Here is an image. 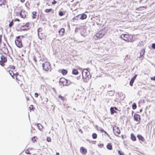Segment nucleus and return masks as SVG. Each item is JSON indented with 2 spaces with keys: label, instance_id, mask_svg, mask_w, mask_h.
I'll return each instance as SVG.
<instances>
[{
  "label": "nucleus",
  "instance_id": "obj_1",
  "mask_svg": "<svg viewBox=\"0 0 155 155\" xmlns=\"http://www.w3.org/2000/svg\"><path fill=\"white\" fill-rule=\"evenodd\" d=\"M105 33V30H101L94 36V38L95 40L100 39L102 38Z\"/></svg>",
  "mask_w": 155,
  "mask_h": 155
},
{
  "label": "nucleus",
  "instance_id": "obj_2",
  "mask_svg": "<svg viewBox=\"0 0 155 155\" xmlns=\"http://www.w3.org/2000/svg\"><path fill=\"white\" fill-rule=\"evenodd\" d=\"M88 68L87 69H84L82 71V77L83 78H87L88 79L90 78L91 76L90 75L89 72L88 71L87 69H89Z\"/></svg>",
  "mask_w": 155,
  "mask_h": 155
},
{
  "label": "nucleus",
  "instance_id": "obj_3",
  "mask_svg": "<svg viewBox=\"0 0 155 155\" xmlns=\"http://www.w3.org/2000/svg\"><path fill=\"white\" fill-rule=\"evenodd\" d=\"M130 37H130L127 34H124L121 35L120 36V38L124 41L127 42H129L132 41L133 37L131 36H130Z\"/></svg>",
  "mask_w": 155,
  "mask_h": 155
},
{
  "label": "nucleus",
  "instance_id": "obj_4",
  "mask_svg": "<svg viewBox=\"0 0 155 155\" xmlns=\"http://www.w3.org/2000/svg\"><path fill=\"white\" fill-rule=\"evenodd\" d=\"M20 36H18L16 37V39L15 40V43L17 47L21 48L22 47L21 40L20 39Z\"/></svg>",
  "mask_w": 155,
  "mask_h": 155
},
{
  "label": "nucleus",
  "instance_id": "obj_5",
  "mask_svg": "<svg viewBox=\"0 0 155 155\" xmlns=\"http://www.w3.org/2000/svg\"><path fill=\"white\" fill-rule=\"evenodd\" d=\"M42 65L43 69L45 71H48L51 68L50 64L48 62L44 63Z\"/></svg>",
  "mask_w": 155,
  "mask_h": 155
},
{
  "label": "nucleus",
  "instance_id": "obj_6",
  "mask_svg": "<svg viewBox=\"0 0 155 155\" xmlns=\"http://www.w3.org/2000/svg\"><path fill=\"white\" fill-rule=\"evenodd\" d=\"M113 130L115 135L117 136H118V135L120 134V133L119 127L117 126H115L113 128Z\"/></svg>",
  "mask_w": 155,
  "mask_h": 155
},
{
  "label": "nucleus",
  "instance_id": "obj_7",
  "mask_svg": "<svg viewBox=\"0 0 155 155\" xmlns=\"http://www.w3.org/2000/svg\"><path fill=\"white\" fill-rule=\"evenodd\" d=\"M110 114L111 115H113L114 113L117 114V111H120V110H119L117 107H110Z\"/></svg>",
  "mask_w": 155,
  "mask_h": 155
},
{
  "label": "nucleus",
  "instance_id": "obj_8",
  "mask_svg": "<svg viewBox=\"0 0 155 155\" xmlns=\"http://www.w3.org/2000/svg\"><path fill=\"white\" fill-rule=\"evenodd\" d=\"M29 23L28 22L25 25L21 26V31H25L28 30Z\"/></svg>",
  "mask_w": 155,
  "mask_h": 155
},
{
  "label": "nucleus",
  "instance_id": "obj_9",
  "mask_svg": "<svg viewBox=\"0 0 155 155\" xmlns=\"http://www.w3.org/2000/svg\"><path fill=\"white\" fill-rule=\"evenodd\" d=\"M134 120L137 122H139L140 121V117L139 114H135L134 115Z\"/></svg>",
  "mask_w": 155,
  "mask_h": 155
},
{
  "label": "nucleus",
  "instance_id": "obj_10",
  "mask_svg": "<svg viewBox=\"0 0 155 155\" xmlns=\"http://www.w3.org/2000/svg\"><path fill=\"white\" fill-rule=\"evenodd\" d=\"M137 137L138 138L139 140L142 142H144L145 140V139L144 137L140 134H138Z\"/></svg>",
  "mask_w": 155,
  "mask_h": 155
},
{
  "label": "nucleus",
  "instance_id": "obj_11",
  "mask_svg": "<svg viewBox=\"0 0 155 155\" xmlns=\"http://www.w3.org/2000/svg\"><path fill=\"white\" fill-rule=\"evenodd\" d=\"M137 76V74L135 75L134 77L131 79L130 82V85L131 86H132L133 85V84L134 82V81L136 78V77Z\"/></svg>",
  "mask_w": 155,
  "mask_h": 155
},
{
  "label": "nucleus",
  "instance_id": "obj_12",
  "mask_svg": "<svg viewBox=\"0 0 155 155\" xmlns=\"http://www.w3.org/2000/svg\"><path fill=\"white\" fill-rule=\"evenodd\" d=\"M65 29L64 28H61L58 31V33L60 35L62 36L64 34Z\"/></svg>",
  "mask_w": 155,
  "mask_h": 155
},
{
  "label": "nucleus",
  "instance_id": "obj_13",
  "mask_svg": "<svg viewBox=\"0 0 155 155\" xmlns=\"http://www.w3.org/2000/svg\"><path fill=\"white\" fill-rule=\"evenodd\" d=\"M80 150L82 153L84 154H85L87 153V150L82 147H81Z\"/></svg>",
  "mask_w": 155,
  "mask_h": 155
},
{
  "label": "nucleus",
  "instance_id": "obj_14",
  "mask_svg": "<svg viewBox=\"0 0 155 155\" xmlns=\"http://www.w3.org/2000/svg\"><path fill=\"white\" fill-rule=\"evenodd\" d=\"M80 19L81 20H84L86 19L87 17V16L86 14L84 13H83L81 14H80Z\"/></svg>",
  "mask_w": 155,
  "mask_h": 155
},
{
  "label": "nucleus",
  "instance_id": "obj_15",
  "mask_svg": "<svg viewBox=\"0 0 155 155\" xmlns=\"http://www.w3.org/2000/svg\"><path fill=\"white\" fill-rule=\"evenodd\" d=\"M145 53V48H143L141 51L140 52V58L143 57V55Z\"/></svg>",
  "mask_w": 155,
  "mask_h": 155
},
{
  "label": "nucleus",
  "instance_id": "obj_16",
  "mask_svg": "<svg viewBox=\"0 0 155 155\" xmlns=\"http://www.w3.org/2000/svg\"><path fill=\"white\" fill-rule=\"evenodd\" d=\"M130 138L133 141H135L136 140V137L133 133L131 134Z\"/></svg>",
  "mask_w": 155,
  "mask_h": 155
},
{
  "label": "nucleus",
  "instance_id": "obj_17",
  "mask_svg": "<svg viewBox=\"0 0 155 155\" xmlns=\"http://www.w3.org/2000/svg\"><path fill=\"white\" fill-rule=\"evenodd\" d=\"M1 60L4 63H6L7 61V59L6 57L3 55L1 57Z\"/></svg>",
  "mask_w": 155,
  "mask_h": 155
},
{
  "label": "nucleus",
  "instance_id": "obj_18",
  "mask_svg": "<svg viewBox=\"0 0 155 155\" xmlns=\"http://www.w3.org/2000/svg\"><path fill=\"white\" fill-rule=\"evenodd\" d=\"M107 148L109 150H111L112 149V147L111 144L109 143H108L106 146Z\"/></svg>",
  "mask_w": 155,
  "mask_h": 155
},
{
  "label": "nucleus",
  "instance_id": "obj_19",
  "mask_svg": "<svg viewBox=\"0 0 155 155\" xmlns=\"http://www.w3.org/2000/svg\"><path fill=\"white\" fill-rule=\"evenodd\" d=\"M38 38L41 40L42 38H43V33L41 32H38Z\"/></svg>",
  "mask_w": 155,
  "mask_h": 155
},
{
  "label": "nucleus",
  "instance_id": "obj_20",
  "mask_svg": "<svg viewBox=\"0 0 155 155\" xmlns=\"http://www.w3.org/2000/svg\"><path fill=\"white\" fill-rule=\"evenodd\" d=\"M61 73L63 75H65L68 73V71L66 69H63L61 71Z\"/></svg>",
  "mask_w": 155,
  "mask_h": 155
},
{
  "label": "nucleus",
  "instance_id": "obj_21",
  "mask_svg": "<svg viewBox=\"0 0 155 155\" xmlns=\"http://www.w3.org/2000/svg\"><path fill=\"white\" fill-rule=\"evenodd\" d=\"M65 81H63V82H66V84L65 85L66 86H68L70 84H71V81H70L67 80L66 79H64Z\"/></svg>",
  "mask_w": 155,
  "mask_h": 155
},
{
  "label": "nucleus",
  "instance_id": "obj_22",
  "mask_svg": "<svg viewBox=\"0 0 155 155\" xmlns=\"http://www.w3.org/2000/svg\"><path fill=\"white\" fill-rule=\"evenodd\" d=\"M25 12H23V14H22V12L21 11L19 13L20 16L21 17L23 18H24L25 17L26 15L25 13Z\"/></svg>",
  "mask_w": 155,
  "mask_h": 155
},
{
  "label": "nucleus",
  "instance_id": "obj_23",
  "mask_svg": "<svg viewBox=\"0 0 155 155\" xmlns=\"http://www.w3.org/2000/svg\"><path fill=\"white\" fill-rule=\"evenodd\" d=\"M72 73L74 75H77L78 73V71L76 69H74L72 70Z\"/></svg>",
  "mask_w": 155,
  "mask_h": 155
},
{
  "label": "nucleus",
  "instance_id": "obj_24",
  "mask_svg": "<svg viewBox=\"0 0 155 155\" xmlns=\"http://www.w3.org/2000/svg\"><path fill=\"white\" fill-rule=\"evenodd\" d=\"M6 0H0V5H4L6 2Z\"/></svg>",
  "mask_w": 155,
  "mask_h": 155
},
{
  "label": "nucleus",
  "instance_id": "obj_25",
  "mask_svg": "<svg viewBox=\"0 0 155 155\" xmlns=\"http://www.w3.org/2000/svg\"><path fill=\"white\" fill-rule=\"evenodd\" d=\"M108 94L110 96H112L114 95L115 92L114 91H108Z\"/></svg>",
  "mask_w": 155,
  "mask_h": 155
},
{
  "label": "nucleus",
  "instance_id": "obj_26",
  "mask_svg": "<svg viewBox=\"0 0 155 155\" xmlns=\"http://www.w3.org/2000/svg\"><path fill=\"white\" fill-rule=\"evenodd\" d=\"M9 74L11 75V76L13 78H14V76L15 75V73L13 72V71H9Z\"/></svg>",
  "mask_w": 155,
  "mask_h": 155
},
{
  "label": "nucleus",
  "instance_id": "obj_27",
  "mask_svg": "<svg viewBox=\"0 0 155 155\" xmlns=\"http://www.w3.org/2000/svg\"><path fill=\"white\" fill-rule=\"evenodd\" d=\"M37 12H32V15H33L32 18H35L36 17Z\"/></svg>",
  "mask_w": 155,
  "mask_h": 155
},
{
  "label": "nucleus",
  "instance_id": "obj_28",
  "mask_svg": "<svg viewBox=\"0 0 155 155\" xmlns=\"http://www.w3.org/2000/svg\"><path fill=\"white\" fill-rule=\"evenodd\" d=\"M65 14V12L62 11H60L59 12V15L60 16H62Z\"/></svg>",
  "mask_w": 155,
  "mask_h": 155
},
{
  "label": "nucleus",
  "instance_id": "obj_29",
  "mask_svg": "<svg viewBox=\"0 0 155 155\" xmlns=\"http://www.w3.org/2000/svg\"><path fill=\"white\" fill-rule=\"evenodd\" d=\"M92 137L93 139H95L97 137V135L95 133H94L92 134Z\"/></svg>",
  "mask_w": 155,
  "mask_h": 155
},
{
  "label": "nucleus",
  "instance_id": "obj_30",
  "mask_svg": "<svg viewBox=\"0 0 155 155\" xmlns=\"http://www.w3.org/2000/svg\"><path fill=\"white\" fill-rule=\"evenodd\" d=\"M132 108L133 110L137 108V105L135 103H134L132 105Z\"/></svg>",
  "mask_w": 155,
  "mask_h": 155
},
{
  "label": "nucleus",
  "instance_id": "obj_31",
  "mask_svg": "<svg viewBox=\"0 0 155 155\" xmlns=\"http://www.w3.org/2000/svg\"><path fill=\"white\" fill-rule=\"evenodd\" d=\"M37 126L38 127V129L40 130H41V129L42 128V126L40 124H37Z\"/></svg>",
  "mask_w": 155,
  "mask_h": 155
},
{
  "label": "nucleus",
  "instance_id": "obj_32",
  "mask_svg": "<svg viewBox=\"0 0 155 155\" xmlns=\"http://www.w3.org/2000/svg\"><path fill=\"white\" fill-rule=\"evenodd\" d=\"M80 15H79L76 17H74V18H73V20H78V19H80Z\"/></svg>",
  "mask_w": 155,
  "mask_h": 155
},
{
  "label": "nucleus",
  "instance_id": "obj_33",
  "mask_svg": "<svg viewBox=\"0 0 155 155\" xmlns=\"http://www.w3.org/2000/svg\"><path fill=\"white\" fill-rule=\"evenodd\" d=\"M52 10V9L51 8H50V9H46L45 10V12L46 13H49Z\"/></svg>",
  "mask_w": 155,
  "mask_h": 155
},
{
  "label": "nucleus",
  "instance_id": "obj_34",
  "mask_svg": "<svg viewBox=\"0 0 155 155\" xmlns=\"http://www.w3.org/2000/svg\"><path fill=\"white\" fill-rule=\"evenodd\" d=\"M58 98L61 99V100L64 101L65 98L64 97L61 96V95H59L58 96Z\"/></svg>",
  "mask_w": 155,
  "mask_h": 155
},
{
  "label": "nucleus",
  "instance_id": "obj_35",
  "mask_svg": "<svg viewBox=\"0 0 155 155\" xmlns=\"http://www.w3.org/2000/svg\"><path fill=\"white\" fill-rule=\"evenodd\" d=\"M13 25V20L11 21L9 24V26L10 27H11Z\"/></svg>",
  "mask_w": 155,
  "mask_h": 155
},
{
  "label": "nucleus",
  "instance_id": "obj_36",
  "mask_svg": "<svg viewBox=\"0 0 155 155\" xmlns=\"http://www.w3.org/2000/svg\"><path fill=\"white\" fill-rule=\"evenodd\" d=\"M84 31L83 30V31H82L81 32V35L83 36L84 37H85L86 35H87V33L85 34V33H84Z\"/></svg>",
  "mask_w": 155,
  "mask_h": 155
},
{
  "label": "nucleus",
  "instance_id": "obj_37",
  "mask_svg": "<svg viewBox=\"0 0 155 155\" xmlns=\"http://www.w3.org/2000/svg\"><path fill=\"white\" fill-rule=\"evenodd\" d=\"M29 108L30 110H34V106L33 105H31L29 107Z\"/></svg>",
  "mask_w": 155,
  "mask_h": 155
},
{
  "label": "nucleus",
  "instance_id": "obj_38",
  "mask_svg": "<svg viewBox=\"0 0 155 155\" xmlns=\"http://www.w3.org/2000/svg\"><path fill=\"white\" fill-rule=\"evenodd\" d=\"M4 62H3L1 60L0 61V65H1L2 66H4L5 64H4Z\"/></svg>",
  "mask_w": 155,
  "mask_h": 155
},
{
  "label": "nucleus",
  "instance_id": "obj_39",
  "mask_svg": "<svg viewBox=\"0 0 155 155\" xmlns=\"http://www.w3.org/2000/svg\"><path fill=\"white\" fill-rule=\"evenodd\" d=\"M36 137L35 136L31 138V140L33 141V142H35L36 141V140L35 139V138Z\"/></svg>",
  "mask_w": 155,
  "mask_h": 155
},
{
  "label": "nucleus",
  "instance_id": "obj_40",
  "mask_svg": "<svg viewBox=\"0 0 155 155\" xmlns=\"http://www.w3.org/2000/svg\"><path fill=\"white\" fill-rule=\"evenodd\" d=\"M9 68L12 69L14 70L15 69V67L14 66L10 65Z\"/></svg>",
  "mask_w": 155,
  "mask_h": 155
},
{
  "label": "nucleus",
  "instance_id": "obj_41",
  "mask_svg": "<svg viewBox=\"0 0 155 155\" xmlns=\"http://www.w3.org/2000/svg\"><path fill=\"white\" fill-rule=\"evenodd\" d=\"M118 153L119 155H124V154L123 152L119 150L118 151Z\"/></svg>",
  "mask_w": 155,
  "mask_h": 155
},
{
  "label": "nucleus",
  "instance_id": "obj_42",
  "mask_svg": "<svg viewBox=\"0 0 155 155\" xmlns=\"http://www.w3.org/2000/svg\"><path fill=\"white\" fill-rule=\"evenodd\" d=\"M47 141L48 142H50L51 140V138L49 137H48L47 138Z\"/></svg>",
  "mask_w": 155,
  "mask_h": 155
},
{
  "label": "nucleus",
  "instance_id": "obj_43",
  "mask_svg": "<svg viewBox=\"0 0 155 155\" xmlns=\"http://www.w3.org/2000/svg\"><path fill=\"white\" fill-rule=\"evenodd\" d=\"M42 28H38L37 30L38 33V32H41L42 31Z\"/></svg>",
  "mask_w": 155,
  "mask_h": 155
},
{
  "label": "nucleus",
  "instance_id": "obj_44",
  "mask_svg": "<svg viewBox=\"0 0 155 155\" xmlns=\"http://www.w3.org/2000/svg\"><path fill=\"white\" fill-rule=\"evenodd\" d=\"M151 47L153 49H155V43L152 44Z\"/></svg>",
  "mask_w": 155,
  "mask_h": 155
},
{
  "label": "nucleus",
  "instance_id": "obj_45",
  "mask_svg": "<svg viewBox=\"0 0 155 155\" xmlns=\"http://www.w3.org/2000/svg\"><path fill=\"white\" fill-rule=\"evenodd\" d=\"M25 153L26 154H31V153H30V151L28 149L26 150V151H25Z\"/></svg>",
  "mask_w": 155,
  "mask_h": 155
},
{
  "label": "nucleus",
  "instance_id": "obj_46",
  "mask_svg": "<svg viewBox=\"0 0 155 155\" xmlns=\"http://www.w3.org/2000/svg\"><path fill=\"white\" fill-rule=\"evenodd\" d=\"M104 145L103 144H101V143L98 144V146L99 147H100V148L102 147Z\"/></svg>",
  "mask_w": 155,
  "mask_h": 155
},
{
  "label": "nucleus",
  "instance_id": "obj_47",
  "mask_svg": "<svg viewBox=\"0 0 155 155\" xmlns=\"http://www.w3.org/2000/svg\"><path fill=\"white\" fill-rule=\"evenodd\" d=\"M35 97H38V93H35Z\"/></svg>",
  "mask_w": 155,
  "mask_h": 155
},
{
  "label": "nucleus",
  "instance_id": "obj_48",
  "mask_svg": "<svg viewBox=\"0 0 155 155\" xmlns=\"http://www.w3.org/2000/svg\"><path fill=\"white\" fill-rule=\"evenodd\" d=\"M150 79L152 80L155 81V76L151 78Z\"/></svg>",
  "mask_w": 155,
  "mask_h": 155
},
{
  "label": "nucleus",
  "instance_id": "obj_49",
  "mask_svg": "<svg viewBox=\"0 0 155 155\" xmlns=\"http://www.w3.org/2000/svg\"><path fill=\"white\" fill-rule=\"evenodd\" d=\"M100 130L102 132H104V130L102 128H100Z\"/></svg>",
  "mask_w": 155,
  "mask_h": 155
},
{
  "label": "nucleus",
  "instance_id": "obj_50",
  "mask_svg": "<svg viewBox=\"0 0 155 155\" xmlns=\"http://www.w3.org/2000/svg\"><path fill=\"white\" fill-rule=\"evenodd\" d=\"M15 75L16 76V77H17V76L18 75V72H16V73L15 74ZM16 79H17V77H16Z\"/></svg>",
  "mask_w": 155,
  "mask_h": 155
},
{
  "label": "nucleus",
  "instance_id": "obj_51",
  "mask_svg": "<svg viewBox=\"0 0 155 155\" xmlns=\"http://www.w3.org/2000/svg\"><path fill=\"white\" fill-rule=\"evenodd\" d=\"M57 3V2L55 1V0H54V2H52V4L53 5H54L55 4Z\"/></svg>",
  "mask_w": 155,
  "mask_h": 155
},
{
  "label": "nucleus",
  "instance_id": "obj_52",
  "mask_svg": "<svg viewBox=\"0 0 155 155\" xmlns=\"http://www.w3.org/2000/svg\"><path fill=\"white\" fill-rule=\"evenodd\" d=\"M15 21H20V20L18 18H16L15 19Z\"/></svg>",
  "mask_w": 155,
  "mask_h": 155
},
{
  "label": "nucleus",
  "instance_id": "obj_53",
  "mask_svg": "<svg viewBox=\"0 0 155 155\" xmlns=\"http://www.w3.org/2000/svg\"><path fill=\"white\" fill-rule=\"evenodd\" d=\"M104 132L106 134L108 137H109V135L107 134V133L104 130Z\"/></svg>",
  "mask_w": 155,
  "mask_h": 155
},
{
  "label": "nucleus",
  "instance_id": "obj_54",
  "mask_svg": "<svg viewBox=\"0 0 155 155\" xmlns=\"http://www.w3.org/2000/svg\"><path fill=\"white\" fill-rule=\"evenodd\" d=\"M52 89L53 90V91L55 92V93L56 92V90L54 87L52 88Z\"/></svg>",
  "mask_w": 155,
  "mask_h": 155
},
{
  "label": "nucleus",
  "instance_id": "obj_55",
  "mask_svg": "<svg viewBox=\"0 0 155 155\" xmlns=\"http://www.w3.org/2000/svg\"><path fill=\"white\" fill-rule=\"evenodd\" d=\"M45 101L47 102L48 101V99L47 98H45Z\"/></svg>",
  "mask_w": 155,
  "mask_h": 155
},
{
  "label": "nucleus",
  "instance_id": "obj_56",
  "mask_svg": "<svg viewBox=\"0 0 155 155\" xmlns=\"http://www.w3.org/2000/svg\"><path fill=\"white\" fill-rule=\"evenodd\" d=\"M79 132H80L81 133H82V134L83 133V131H82V130L81 129H80L79 130Z\"/></svg>",
  "mask_w": 155,
  "mask_h": 155
},
{
  "label": "nucleus",
  "instance_id": "obj_57",
  "mask_svg": "<svg viewBox=\"0 0 155 155\" xmlns=\"http://www.w3.org/2000/svg\"><path fill=\"white\" fill-rule=\"evenodd\" d=\"M20 0V1L22 2V3H23L25 1V0Z\"/></svg>",
  "mask_w": 155,
  "mask_h": 155
},
{
  "label": "nucleus",
  "instance_id": "obj_58",
  "mask_svg": "<svg viewBox=\"0 0 155 155\" xmlns=\"http://www.w3.org/2000/svg\"><path fill=\"white\" fill-rule=\"evenodd\" d=\"M34 60L35 61V62H36L37 61L36 59V58H34Z\"/></svg>",
  "mask_w": 155,
  "mask_h": 155
},
{
  "label": "nucleus",
  "instance_id": "obj_59",
  "mask_svg": "<svg viewBox=\"0 0 155 155\" xmlns=\"http://www.w3.org/2000/svg\"><path fill=\"white\" fill-rule=\"evenodd\" d=\"M55 155H59V153L58 152L56 153V154Z\"/></svg>",
  "mask_w": 155,
  "mask_h": 155
},
{
  "label": "nucleus",
  "instance_id": "obj_60",
  "mask_svg": "<svg viewBox=\"0 0 155 155\" xmlns=\"http://www.w3.org/2000/svg\"><path fill=\"white\" fill-rule=\"evenodd\" d=\"M142 109H140V112H142Z\"/></svg>",
  "mask_w": 155,
  "mask_h": 155
},
{
  "label": "nucleus",
  "instance_id": "obj_61",
  "mask_svg": "<svg viewBox=\"0 0 155 155\" xmlns=\"http://www.w3.org/2000/svg\"><path fill=\"white\" fill-rule=\"evenodd\" d=\"M2 42V38L0 37V43H1Z\"/></svg>",
  "mask_w": 155,
  "mask_h": 155
},
{
  "label": "nucleus",
  "instance_id": "obj_62",
  "mask_svg": "<svg viewBox=\"0 0 155 155\" xmlns=\"http://www.w3.org/2000/svg\"><path fill=\"white\" fill-rule=\"evenodd\" d=\"M121 137H122V138H123H123H124V136H123V135H122Z\"/></svg>",
  "mask_w": 155,
  "mask_h": 155
},
{
  "label": "nucleus",
  "instance_id": "obj_63",
  "mask_svg": "<svg viewBox=\"0 0 155 155\" xmlns=\"http://www.w3.org/2000/svg\"><path fill=\"white\" fill-rule=\"evenodd\" d=\"M21 36V37H22V38H23L24 37V36H23V35H22V36Z\"/></svg>",
  "mask_w": 155,
  "mask_h": 155
},
{
  "label": "nucleus",
  "instance_id": "obj_64",
  "mask_svg": "<svg viewBox=\"0 0 155 155\" xmlns=\"http://www.w3.org/2000/svg\"><path fill=\"white\" fill-rule=\"evenodd\" d=\"M21 60H23V58H21Z\"/></svg>",
  "mask_w": 155,
  "mask_h": 155
}]
</instances>
